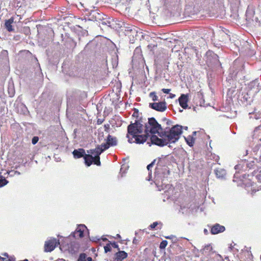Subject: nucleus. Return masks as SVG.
<instances>
[{
	"mask_svg": "<svg viewBox=\"0 0 261 261\" xmlns=\"http://www.w3.org/2000/svg\"><path fill=\"white\" fill-rule=\"evenodd\" d=\"M149 107L156 111L163 112L167 109V103L165 101L150 103Z\"/></svg>",
	"mask_w": 261,
	"mask_h": 261,
	"instance_id": "nucleus-11",
	"label": "nucleus"
},
{
	"mask_svg": "<svg viewBox=\"0 0 261 261\" xmlns=\"http://www.w3.org/2000/svg\"><path fill=\"white\" fill-rule=\"evenodd\" d=\"M105 252L106 253H107L108 252H109L111 250V246L110 243L107 244L105 247H104Z\"/></svg>",
	"mask_w": 261,
	"mask_h": 261,
	"instance_id": "nucleus-35",
	"label": "nucleus"
},
{
	"mask_svg": "<svg viewBox=\"0 0 261 261\" xmlns=\"http://www.w3.org/2000/svg\"><path fill=\"white\" fill-rule=\"evenodd\" d=\"M100 239L97 237H92L90 238V240L93 242H96L97 241H99Z\"/></svg>",
	"mask_w": 261,
	"mask_h": 261,
	"instance_id": "nucleus-42",
	"label": "nucleus"
},
{
	"mask_svg": "<svg viewBox=\"0 0 261 261\" xmlns=\"http://www.w3.org/2000/svg\"><path fill=\"white\" fill-rule=\"evenodd\" d=\"M102 58L105 60L106 59L107 65H108V64L111 65H118V56L116 52L114 51L112 54H111L108 60L104 54H102Z\"/></svg>",
	"mask_w": 261,
	"mask_h": 261,
	"instance_id": "nucleus-12",
	"label": "nucleus"
},
{
	"mask_svg": "<svg viewBox=\"0 0 261 261\" xmlns=\"http://www.w3.org/2000/svg\"><path fill=\"white\" fill-rule=\"evenodd\" d=\"M91 149L87 150L88 154H86L84 156V159L85 160V163L86 166H90L92 165V163L98 166L97 164H96L97 162L96 153H91L89 152Z\"/></svg>",
	"mask_w": 261,
	"mask_h": 261,
	"instance_id": "nucleus-9",
	"label": "nucleus"
},
{
	"mask_svg": "<svg viewBox=\"0 0 261 261\" xmlns=\"http://www.w3.org/2000/svg\"><path fill=\"white\" fill-rule=\"evenodd\" d=\"M127 257V253L124 251L119 250L115 254V261H122Z\"/></svg>",
	"mask_w": 261,
	"mask_h": 261,
	"instance_id": "nucleus-18",
	"label": "nucleus"
},
{
	"mask_svg": "<svg viewBox=\"0 0 261 261\" xmlns=\"http://www.w3.org/2000/svg\"><path fill=\"white\" fill-rule=\"evenodd\" d=\"M196 133H197V132H196V131L193 132L192 133V136L193 137V136H195L196 135Z\"/></svg>",
	"mask_w": 261,
	"mask_h": 261,
	"instance_id": "nucleus-50",
	"label": "nucleus"
},
{
	"mask_svg": "<svg viewBox=\"0 0 261 261\" xmlns=\"http://www.w3.org/2000/svg\"><path fill=\"white\" fill-rule=\"evenodd\" d=\"M85 230L88 231V229L84 224L79 225L76 230L71 233L69 237H73L74 238H81L84 237V232Z\"/></svg>",
	"mask_w": 261,
	"mask_h": 261,
	"instance_id": "nucleus-10",
	"label": "nucleus"
},
{
	"mask_svg": "<svg viewBox=\"0 0 261 261\" xmlns=\"http://www.w3.org/2000/svg\"><path fill=\"white\" fill-rule=\"evenodd\" d=\"M97 122L98 124H101L102 122V121L100 120V119H98Z\"/></svg>",
	"mask_w": 261,
	"mask_h": 261,
	"instance_id": "nucleus-51",
	"label": "nucleus"
},
{
	"mask_svg": "<svg viewBox=\"0 0 261 261\" xmlns=\"http://www.w3.org/2000/svg\"><path fill=\"white\" fill-rule=\"evenodd\" d=\"M149 137V134L145 133L144 135L137 134L135 136L132 137V138L128 139L129 143H136V144H143L145 142Z\"/></svg>",
	"mask_w": 261,
	"mask_h": 261,
	"instance_id": "nucleus-7",
	"label": "nucleus"
},
{
	"mask_svg": "<svg viewBox=\"0 0 261 261\" xmlns=\"http://www.w3.org/2000/svg\"><path fill=\"white\" fill-rule=\"evenodd\" d=\"M102 240L104 241H107L108 239L107 238H105L102 239Z\"/></svg>",
	"mask_w": 261,
	"mask_h": 261,
	"instance_id": "nucleus-56",
	"label": "nucleus"
},
{
	"mask_svg": "<svg viewBox=\"0 0 261 261\" xmlns=\"http://www.w3.org/2000/svg\"><path fill=\"white\" fill-rule=\"evenodd\" d=\"M234 68L235 66H231L230 68V74L231 78H235L237 74V73L234 72Z\"/></svg>",
	"mask_w": 261,
	"mask_h": 261,
	"instance_id": "nucleus-31",
	"label": "nucleus"
},
{
	"mask_svg": "<svg viewBox=\"0 0 261 261\" xmlns=\"http://www.w3.org/2000/svg\"><path fill=\"white\" fill-rule=\"evenodd\" d=\"M203 231H204V234H208V230L206 229L205 228L204 229Z\"/></svg>",
	"mask_w": 261,
	"mask_h": 261,
	"instance_id": "nucleus-47",
	"label": "nucleus"
},
{
	"mask_svg": "<svg viewBox=\"0 0 261 261\" xmlns=\"http://www.w3.org/2000/svg\"><path fill=\"white\" fill-rule=\"evenodd\" d=\"M132 62L133 65H144L145 64L143 56L140 54L134 53Z\"/></svg>",
	"mask_w": 261,
	"mask_h": 261,
	"instance_id": "nucleus-13",
	"label": "nucleus"
},
{
	"mask_svg": "<svg viewBox=\"0 0 261 261\" xmlns=\"http://www.w3.org/2000/svg\"><path fill=\"white\" fill-rule=\"evenodd\" d=\"M163 130V128L161 125L157 122L154 117L149 118L148 122L145 125L144 132L146 134H155L158 133L159 135L160 132Z\"/></svg>",
	"mask_w": 261,
	"mask_h": 261,
	"instance_id": "nucleus-3",
	"label": "nucleus"
},
{
	"mask_svg": "<svg viewBox=\"0 0 261 261\" xmlns=\"http://www.w3.org/2000/svg\"><path fill=\"white\" fill-rule=\"evenodd\" d=\"M9 63L8 53L7 50H3L0 54V65H7Z\"/></svg>",
	"mask_w": 261,
	"mask_h": 261,
	"instance_id": "nucleus-16",
	"label": "nucleus"
},
{
	"mask_svg": "<svg viewBox=\"0 0 261 261\" xmlns=\"http://www.w3.org/2000/svg\"><path fill=\"white\" fill-rule=\"evenodd\" d=\"M182 128H184L185 129L187 130L188 129V126L182 127Z\"/></svg>",
	"mask_w": 261,
	"mask_h": 261,
	"instance_id": "nucleus-53",
	"label": "nucleus"
},
{
	"mask_svg": "<svg viewBox=\"0 0 261 261\" xmlns=\"http://www.w3.org/2000/svg\"><path fill=\"white\" fill-rule=\"evenodd\" d=\"M189 101V96L188 94H182L178 98V101L180 106L184 109H186L188 107V102Z\"/></svg>",
	"mask_w": 261,
	"mask_h": 261,
	"instance_id": "nucleus-15",
	"label": "nucleus"
},
{
	"mask_svg": "<svg viewBox=\"0 0 261 261\" xmlns=\"http://www.w3.org/2000/svg\"><path fill=\"white\" fill-rule=\"evenodd\" d=\"M249 115H250V118H253L255 119H259L261 118V113L259 112H255L253 114L249 113Z\"/></svg>",
	"mask_w": 261,
	"mask_h": 261,
	"instance_id": "nucleus-28",
	"label": "nucleus"
},
{
	"mask_svg": "<svg viewBox=\"0 0 261 261\" xmlns=\"http://www.w3.org/2000/svg\"><path fill=\"white\" fill-rule=\"evenodd\" d=\"M138 115H139V111L138 110H137V109H134V112L132 115V116L133 117H138Z\"/></svg>",
	"mask_w": 261,
	"mask_h": 261,
	"instance_id": "nucleus-38",
	"label": "nucleus"
},
{
	"mask_svg": "<svg viewBox=\"0 0 261 261\" xmlns=\"http://www.w3.org/2000/svg\"><path fill=\"white\" fill-rule=\"evenodd\" d=\"M117 144V140L115 137L109 135L106 139V142L100 145H97L95 149H91L89 152L91 153H96L97 162L96 164L100 165V154L105 150L109 148L111 146H115Z\"/></svg>",
	"mask_w": 261,
	"mask_h": 261,
	"instance_id": "nucleus-2",
	"label": "nucleus"
},
{
	"mask_svg": "<svg viewBox=\"0 0 261 261\" xmlns=\"http://www.w3.org/2000/svg\"><path fill=\"white\" fill-rule=\"evenodd\" d=\"M175 94H172V93H170V96H169V97H170V98H174V97H175Z\"/></svg>",
	"mask_w": 261,
	"mask_h": 261,
	"instance_id": "nucleus-46",
	"label": "nucleus"
},
{
	"mask_svg": "<svg viewBox=\"0 0 261 261\" xmlns=\"http://www.w3.org/2000/svg\"><path fill=\"white\" fill-rule=\"evenodd\" d=\"M59 244V241L56 238H50L46 241L44 244V251L48 252L53 251Z\"/></svg>",
	"mask_w": 261,
	"mask_h": 261,
	"instance_id": "nucleus-6",
	"label": "nucleus"
},
{
	"mask_svg": "<svg viewBox=\"0 0 261 261\" xmlns=\"http://www.w3.org/2000/svg\"><path fill=\"white\" fill-rule=\"evenodd\" d=\"M109 243H110L111 245L114 248H116L118 250V251L120 250V248L119 247V246L117 244V243L114 242L113 243H111L110 241H109Z\"/></svg>",
	"mask_w": 261,
	"mask_h": 261,
	"instance_id": "nucleus-36",
	"label": "nucleus"
},
{
	"mask_svg": "<svg viewBox=\"0 0 261 261\" xmlns=\"http://www.w3.org/2000/svg\"><path fill=\"white\" fill-rule=\"evenodd\" d=\"M213 249L212 247L210 245H207L204 246L203 249L201 250L202 253L206 254L211 252Z\"/></svg>",
	"mask_w": 261,
	"mask_h": 261,
	"instance_id": "nucleus-26",
	"label": "nucleus"
},
{
	"mask_svg": "<svg viewBox=\"0 0 261 261\" xmlns=\"http://www.w3.org/2000/svg\"><path fill=\"white\" fill-rule=\"evenodd\" d=\"M150 141L151 144H154L160 147H163L169 144L165 137L159 138L154 134L151 136Z\"/></svg>",
	"mask_w": 261,
	"mask_h": 261,
	"instance_id": "nucleus-8",
	"label": "nucleus"
},
{
	"mask_svg": "<svg viewBox=\"0 0 261 261\" xmlns=\"http://www.w3.org/2000/svg\"><path fill=\"white\" fill-rule=\"evenodd\" d=\"M8 183V181L6 180L5 177L0 175V188H2Z\"/></svg>",
	"mask_w": 261,
	"mask_h": 261,
	"instance_id": "nucleus-27",
	"label": "nucleus"
},
{
	"mask_svg": "<svg viewBox=\"0 0 261 261\" xmlns=\"http://www.w3.org/2000/svg\"><path fill=\"white\" fill-rule=\"evenodd\" d=\"M7 173L8 174L11 176H13L14 175H15V174H14V170H11V171H10L9 172H7Z\"/></svg>",
	"mask_w": 261,
	"mask_h": 261,
	"instance_id": "nucleus-41",
	"label": "nucleus"
},
{
	"mask_svg": "<svg viewBox=\"0 0 261 261\" xmlns=\"http://www.w3.org/2000/svg\"><path fill=\"white\" fill-rule=\"evenodd\" d=\"M86 261H92V258L91 257L86 256Z\"/></svg>",
	"mask_w": 261,
	"mask_h": 261,
	"instance_id": "nucleus-45",
	"label": "nucleus"
},
{
	"mask_svg": "<svg viewBox=\"0 0 261 261\" xmlns=\"http://www.w3.org/2000/svg\"><path fill=\"white\" fill-rule=\"evenodd\" d=\"M129 166L127 165L123 164L121 166L119 174L118 175V178H122L125 176V174L126 173Z\"/></svg>",
	"mask_w": 261,
	"mask_h": 261,
	"instance_id": "nucleus-22",
	"label": "nucleus"
},
{
	"mask_svg": "<svg viewBox=\"0 0 261 261\" xmlns=\"http://www.w3.org/2000/svg\"><path fill=\"white\" fill-rule=\"evenodd\" d=\"M218 255L220 258H222V256H221V255H220V254H218Z\"/></svg>",
	"mask_w": 261,
	"mask_h": 261,
	"instance_id": "nucleus-62",
	"label": "nucleus"
},
{
	"mask_svg": "<svg viewBox=\"0 0 261 261\" xmlns=\"http://www.w3.org/2000/svg\"><path fill=\"white\" fill-rule=\"evenodd\" d=\"M22 261H29L28 259H25L24 260H22Z\"/></svg>",
	"mask_w": 261,
	"mask_h": 261,
	"instance_id": "nucleus-63",
	"label": "nucleus"
},
{
	"mask_svg": "<svg viewBox=\"0 0 261 261\" xmlns=\"http://www.w3.org/2000/svg\"><path fill=\"white\" fill-rule=\"evenodd\" d=\"M173 237H174L173 236H170L166 237V238L170 239L172 238Z\"/></svg>",
	"mask_w": 261,
	"mask_h": 261,
	"instance_id": "nucleus-49",
	"label": "nucleus"
},
{
	"mask_svg": "<svg viewBox=\"0 0 261 261\" xmlns=\"http://www.w3.org/2000/svg\"><path fill=\"white\" fill-rule=\"evenodd\" d=\"M116 236H117V238H121L120 235V234H117Z\"/></svg>",
	"mask_w": 261,
	"mask_h": 261,
	"instance_id": "nucleus-55",
	"label": "nucleus"
},
{
	"mask_svg": "<svg viewBox=\"0 0 261 261\" xmlns=\"http://www.w3.org/2000/svg\"><path fill=\"white\" fill-rule=\"evenodd\" d=\"M143 132V125L139 120H135L134 123L131 122L127 126L126 137L129 139V135L132 137L137 134H141Z\"/></svg>",
	"mask_w": 261,
	"mask_h": 261,
	"instance_id": "nucleus-4",
	"label": "nucleus"
},
{
	"mask_svg": "<svg viewBox=\"0 0 261 261\" xmlns=\"http://www.w3.org/2000/svg\"><path fill=\"white\" fill-rule=\"evenodd\" d=\"M215 173L218 178L224 179L226 175V170L222 168H217L215 170Z\"/></svg>",
	"mask_w": 261,
	"mask_h": 261,
	"instance_id": "nucleus-20",
	"label": "nucleus"
},
{
	"mask_svg": "<svg viewBox=\"0 0 261 261\" xmlns=\"http://www.w3.org/2000/svg\"><path fill=\"white\" fill-rule=\"evenodd\" d=\"M162 91L164 93H166V94H168L169 93L170 91H171V89H165V88H163L162 89Z\"/></svg>",
	"mask_w": 261,
	"mask_h": 261,
	"instance_id": "nucleus-40",
	"label": "nucleus"
},
{
	"mask_svg": "<svg viewBox=\"0 0 261 261\" xmlns=\"http://www.w3.org/2000/svg\"><path fill=\"white\" fill-rule=\"evenodd\" d=\"M71 67L72 66H61L63 73L70 76H75V74L72 71H70Z\"/></svg>",
	"mask_w": 261,
	"mask_h": 261,
	"instance_id": "nucleus-23",
	"label": "nucleus"
},
{
	"mask_svg": "<svg viewBox=\"0 0 261 261\" xmlns=\"http://www.w3.org/2000/svg\"><path fill=\"white\" fill-rule=\"evenodd\" d=\"M166 158L162 155L161 158H159L156 163V167L155 168V173H159L161 167L164 166L165 167L166 164Z\"/></svg>",
	"mask_w": 261,
	"mask_h": 261,
	"instance_id": "nucleus-17",
	"label": "nucleus"
},
{
	"mask_svg": "<svg viewBox=\"0 0 261 261\" xmlns=\"http://www.w3.org/2000/svg\"><path fill=\"white\" fill-rule=\"evenodd\" d=\"M77 261H86V254L85 253H81Z\"/></svg>",
	"mask_w": 261,
	"mask_h": 261,
	"instance_id": "nucleus-30",
	"label": "nucleus"
},
{
	"mask_svg": "<svg viewBox=\"0 0 261 261\" xmlns=\"http://www.w3.org/2000/svg\"><path fill=\"white\" fill-rule=\"evenodd\" d=\"M158 225H161V227H162V223L161 222H154L152 224H151L150 226H149V227L150 229H154L155 228L156 226H157ZM160 229L161 228V227L160 228Z\"/></svg>",
	"mask_w": 261,
	"mask_h": 261,
	"instance_id": "nucleus-32",
	"label": "nucleus"
},
{
	"mask_svg": "<svg viewBox=\"0 0 261 261\" xmlns=\"http://www.w3.org/2000/svg\"><path fill=\"white\" fill-rule=\"evenodd\" d=\"M5 258H3L1 256H0V260H4Z\"/></svg>",
	"mask_w": 261,
	"mask_h": 261,
	"instance_id": "nucleus-58",
	"label": "nucleus"
},
{
	"mask_svg": "<svg viewBox=\"0 0 261 261\" xmlns=\"http://www.w3.org/2000/svg\"><path fill=\"white\" fill-rule=\"evenodd\" d=\"M38 140H39V138L38 137H36V136L32 138V143L33 145H35L38 142Z\"/></svg>",
	"mask_w": 261,
	"mask_h": 261,
	"instance_id": "nucleus-37",
	"label": "nucleus"
},
{
	"mask_svg": "<svg viewBox=\"0 0 261 261\" xmlns=\"http://www.w3.org/2000/svg\"><path fill=\"white\" fill-rule=\"evenodd\" d=\"M188 207L186 206H180V209L179 210V212H181L182 214L186 213L187 211H188Z\"/></svg>",
	"mask_w": 261,
	"mask_h": 261,
	"instance_id": "nucleus-34",
	"label": "nucleus"
},
{
	"mask_svg": "<svg viewBox=\"0 0 261 261\" xmlns=\"http://www.w3.org/2000/svg\"><path fill=\"white\" fill-rule=\"evenodd\" d=\"M8 91H12V94L10 95V96L12 97L14 95L13 91H15L14 88L12 86H9Z\"/></svg>",
	"mask_w": 261,
	"mask_h": 261,
	"instance_id": "nucleus-39",
	"label": "nucleus"
},
{
	"mask_svg": "<svg viewBox=\"0 0 261 261\" xmlns=\"http://www.w3.org/2000/svg\"><path fill=\"white\" fill-rule=\"evenodd\" d=\"M238 165H236V166H235V169H237V168H238Z\"/></svg>",
	"mask_w": 261,
	"mask_h": 261,
	"instance_id": "nucleus-61",
	"label": "nucleus"
},
{
	"mask_svg": "<svg viewBox=\"0 0 261 261\" xmlns=\"http://www.w3.org/2000/svg\"><path fill=\"white\" fill-rule=\"evenodd\" d=\"M182 126L176 124L171 128L166 127L159 133L160 137H165L169 144L175 143L179 139L182 133Z\"/></svg>",
	"mask_w": 261,
	"mask_h": 261,
	"instance_id": "nucleus-1",
	"label": "nucleus"
},
{
	"mask_svg": "<svg viewBox=\"0 0 261 261\" xmlns=\"http://www.w3.org/2000/svg\"><path fill=\"white\" fill-rule=\"evenodd\" d=\"M139 242V240L137 239L136 238H135L133 241V244H137Z\"/></svg>",
	"mask_w": 261,
	"mask_h": 261,
	"instance_id": "nucleus-43",
	"label": "nucleus"
},
{
	"mask_svg": "<svg viewBox=\"0 0 261 261\" xmlns=\"http://www.w3.org/2000/svg\"><path fill=\"white\" fill-rule=\"evenodd\" d=\"M165 170H167V173H168V174H169V173H170L169 170H167V167H165Z\"/></svg>",
	"mask_w": 261,
	"mask_h": 261,
	"instance_id": "nucleus-52",
	"label": "nucleus"
},
{
	"mask_svg": "<svg viewBox=\"0 0 261 261\" xmlns=\"http://www.w3.org/2000/svg\"><path fill=\"white\" fill-rule=\"evenodd\" d=\"M165 120L167 121L166 122V123L167 125H170L171 123V121L169 120H167L166 119H164Z\"/></svg>",
	"mask_w": 261,
	"mask_h": 261,
	"instance_id": "nucleus-44",
	"label": "nucleus"
},
{
	"mask_svg": "<svg viewBox=\"0 0 261 261\" xmlns=\"http://www.w3.org/2000/svg\"><path fill=\"white\" fill-rule=\"evenodd\" d=\"M155 184L157 186H159V184L158 182H155Z\"/></svg>",
	"mask_w": 261,
	"mask_h": 261,
	"instance_id": "nucleus-60",
	"label": "nucleus"
},
{
	"mask_svg": "<svg viewBox=\"0 0 261 261\" xmlns=\"http://www.w3.org/2000/svg\"><path fill=\"white\" fill-rule=\"evenodd\" d=\"M167 244H168V242L166 241V240H163L162 241L161 243H160V248L162 249H165L166 248V247L167 246Z\"/></svg>",
	"mask_w": 261,
	"mask_h": 261,
	"instance_id": "nucleus-33",
	"label": "nucleus"
},
{
	"mask_svg": "<svg viewBox=\"0 0 261 261\" xmlns=\"http://www.w3.org/2000/svg\"><path fill=\"white\" fill-rule=\"evenodd\" d=\"M4 256H7V257H8V253H4Z\"/></svg>",
	"mask_w": 261,
	"mask_h": 261,
	"instance_id": "nucleus-54",
	"label": "nucleus"
},
{
	"mask_svg": "<svg viewBox=\"0 0 261 261\" xmlns=\"http://www.w3.org/2000/svg\"><path fill=\"white\" fill-rule=\"evenodd\" d=\"M40 66H37V67L38 68V69L41 70V68H40Z\"/></svg>",
	"mask_w": 261,
	"mask_h": 261,
	"instance_id": "nucleus-59",
	"label": "nucleus"
},
{
	"mask_svg": "<svg viewBox=\"0 0 261 261\" xmlns=\"http://www.w3.org/2000/svg\"><path fill=\"white\" fill-rule=\"evenodd\" d=\"M232 248H233V246H232L231 245H230V247H229L230 249V250H232Z\"/></svg>",
	"mask_w": 261,
	"mask_h": 261,
	"instance_id": "nucleus-57",
	"label": "nucleus"
},
{
	"mask_svg": "<svg viewBox=\"0 0 261 261\" xmlns=\"http://www.w3.org/2000/svg\"><path fill=\"white\" fill-rule=\"evenodd\" d=\"M149 97L152 98V100L153 101H156L159 100L158 97L156 95V93L155 92H151L149 94Z\"/></svg>",
	"mask_w": 261,
	"mask_h": 261,
	"instance_id": "nucleus-29",
	"label": "nucleus"
},
{
	"mask_svg": "<svg viewBox=\"0 0 261 261\" xmlns=\"http://www.w3.org/2000/svg\"><path fill=\"white\" fill-rule=\"evenodd\" d=\"M73 156L74 158L79 159L82 157H84L85 155V150L83 148H80L79 149H75L72 152Z\"/></svg>",
	"mask_w": 261,
	"mask_h": 261,
	"instance_id": "nucleus-21",
	"label": "nucleus"
},
{
	"mask_svg": "<svg viewBox=\"0 0 261 261\" xmlns=\"http://www.w3.org/2000/svg\"><path fill=\"white\" fill-rule=\"evenodd\" d=\"M156 161V160L154 159L150 164L148 165L147 166V169L148 171H149L148 176V178H147V180L149 181L151 180V171L150 170V168H152L155 164Z\"/></svg>",
	"mask_w": 261,
	"mask_h": 261,
	"instance_id": "nucleus-25",
	"label": "nucleus"
},
{
	"mask_svg": "<svg viewBox=\"0 0 261 261\" xmlns=\"http://www.w3.org/2000/svg\"><path fill=\"white\" fill-rule=\"evenodd\" d=\"M204 60L207 65H219L221 64L218 56L211 50L206 52Z\"/></svg>",
	"mask_w": 261,
	"mask_h": 261,
	"instance_id": "nucleus-5",
	"label": "nucleus"
},
{
	"mask_svg": "<svg viewBox=\"0 0 261 261\" xmlns=\"http://www.w3.org/2000/svg\"><path fill=\"white\" fill-rule=\"evenodd\" d=\"M225 230V227L218 223H216L211 227V232L213 234H217L224 232Z\"/></svg>",
	"mask_w": 261,
	"mask_h": 261,
	"instance_id": "nucleus-14",
	"label": "nucleus"
},
{
	"mask_svg": "<svg viewBox=\"0 0 261 261\" xmlns=\"http://www.w3.org/2000/svg\"><path fill=\"white\" fill-rule=\"evenodd\" d=\"M14 174H17V175H20V173L17 171H14Z\"/></svg>",
	"mask_w": 261,
	"mask_h": 261,
	"instance_id": "nucleus-48",
	"label": "nucleus"
},
{
	"mask_svg": "<svg viewBox=\"0 0 261 261\" xmlns=\"http://www.w3.org/2000/svg\"><path fill=\"white\" fill-rule=\"evenodd\" d=\"M147 144H149V146H150V145H151V144H150V143H149V142H147Z\"/></svg>",
	"mask_w": 261,
	"mask_h": 261,
	"instance_id": "nucleus-64",
	"label": "nucleus"
},
{
	"mask_svg": "<svg viewBox=\"0 0 261 261\" xmlns=\"http://www.w3.org/2000/svg\"><path fill=\"white\" fill-rule=\"evenodd\" d=\"M185 139L189 146L192 147L194 145L195 139L193 136L189 135L187 137H185Z\"/></svg>",
	"mask_w": 261,
	"mask_h": 261,
	"instance_id": "nucleus-24",
	"label": "nucleus"
},
{
	"mask_svg": "<svg viewBox=\"0 0 261 261\" xmlns=\"http://www.w3.org/2000/svg\"><path fill=\"white\" fill-rule=\"evenodd\" d=\"M14 17H12L8 20H6L5 23V26L7 30L9 32H13L14 31L12 26V23L14 22Z\"/></svg>",
	"mask_w": 261,
	"mask_h": 261,
	"instance_id": "nucleus-19",
	"label": "nucleus"
}]
</instances>
